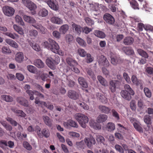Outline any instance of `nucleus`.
<instances>
[{
  "mask_svg": "<svg viewBox=\"0 0 153 153\" xmlns=\"http://www.w3.org/2000/svg\"><path fill=\"white\" fill-rule=\"evenodd\" d=\"M74 117L82 127H86V123L88 121V118L87 116L84 114L78 113L75 115Z\"/></svg>",
  "mask_w": 153,
  "mask_h": 153,
  "instance_id": "f257e3e1",
  "label": "nucleus"
},
{
  "mask_svg": "<svg viewBox=\"0 0 153 153\" xmlns=\"http://www.w3.org/2000/svg\"><path fill=\"white\" fill-rule=\"evenodd\" d=\"M23 3L31 11V13L34 15L36 13L35 10L36 8V5L29 0H22Z\"/></svg>",
  "mask_w": 153,
  "mask_h": 153,
  "instance_id": "f03ea898",
  "label": "nucleus"
},
{
  "mask_svg": "<svg viewBox=\"0 0 153 153\" xmlns=\"http://www.w3.org/2000/svg\"><path fill=\"white\" fill-rule=\"evenodd\" d=\"M103 18L106 23L108 25H113L115 23L114 17L108 13H105L103 16Z\"/></svg>",
  "mask_w": 153,
  "mask_h": 153,
  "instance_id": "7ed1b4c3",
  "label": "nucleus"
},
{
  "mask_svg": "<svg viewBox=\"0 0 153 153\" xmlns=\"http://www.w3.org/2000/svg\"><path fill=\"white\" fill-rule=\"evenodd\" d=\"M2 11L5 15L9 17L12 16L15 12V10L13 8L7 6L3 7Z\"/></svg>",
  "mask_w": 153,
  "mask_h": 153,
  "instance_id": "20e7f679",
  "label": "nucleus"
},
{
  "mask_svg": "<svg viewBox=\"0 0 153 153\" xmlns=\"http://www.w3.org/2000/svg\"><path fill=\"white\" fill-rule=\"evenodd\" d=\"M49 41L51 44L50 50L55 53H58L59 52V47L57 43L53 39H49Z\"/></svg>",
  "mask_w": 153,
  "mask_h": 153,
  "instance_id": "39448f33",
  "label": "nucleus"
},
{
  "mask_svg": "<svg viewBox=\"0 0 153 153\" xmlns=\"http://www.w3.org/2000/svg\"><path fill=\"white\" fill-rule=\"evenodd\" d=\"M35 102L36 104L44 105L50 110H52L53 109V106L51 102H46L39 101V100H38L37 97L35 100Z\"/></svg>",
  "mask_w": 153,
  "mask_h": 153,
  "instance_id": "423d86ee",
  "label": "nucleus"
},
{
  "mask_svg": "<svg viewBox=\"0 0 153 153\" xmlns=\"http://www.w3.org/2000/svg\"><path fill=\"white\" fill-rule=\"evenodd\" d=\"M47 4L52 9L57 10L59 8V5L56 0H49L47 2Z\"/></svg>",
  "mask_w": 153,
  "mask_h": 153,
  "instance_id": "0eeeda50",
  "label": "nucleus"
},
{
  "mask_svg": "<svg viewBox=\"0 0 153 153\" xmlns=\"http://www.w3.org/2000/svg\"><path fill=\"white\" fill-rule=\"evenodd\" d=\"M85 141L88 147L90 149L91 148L93 145L96 143L95 140L92 136H90L89 138H85Z\"/></svg>",
  "mask_w": 153,
  "mask_h": 153,
  "instance_id": "6e6552de",
  "label": "nucleus"
},
{
  "mask_svg": "<svg viewBox=\"0 0 153 153\" xmlns=\"http://www.w3.org/2000/svg\"><path fill=\"white\" fill-rule=\"evenodd\" d=\"M68 95L70 98L74 100L78 99L79 97V94L73 90H70L68 91Z\"/></svg>",
  "mask_w": 153,
  "mask_h": 153,
  "instance_id": "1a4fd4ad",
  "label": "nucleus"
},
{
  "mask_svg": "<svg viewBox=\"0 0 153 153\" xmlns=\"http://www.w3.org/2000/svg\"><path fill=\"white\" fill-rule=\"evenodd\" d=\"M63 124L65 127L68 128L69 126L77 128L78 125L76 123L71 120H69L66 122H64Z\"/></svg>",
  "mask_w": 153,
  "mask_h": 153,
  "instance_id": "9d476101",
  "label": "nucleus"
},
{
  "mask_svg": "<svg viewBox=\"0 0 153 153\" xmlns=\"http://www.w3.org/2000/svg\"><path fill=\"white\" fill-rule=\"evenodd\" d=\"M120 95L123 98L128 101L130 100L131 98L130 92L126 90H122L120 92Z\"/></svg>",
  "mask_w": 153,
  "mask_h": 153,
  "instance_id": "9b49d317",
  "label": "nucleus"
},
{
  "mask_svg": "<svg viewBox=\"0 0 153 153\" xmlns=\"http://www.w3.org/2000/svg\"><path fill=\"white\" fill-rule=\"evenodd\" d=\"M32 26L39 30V32L43 34H45L47 31V29L43 27L40 24L32 25Z\"/></svg>",
  "mask_w": 153,
  "mask_h": 153,
  "instance_id": "f8f14e48",
  "label": "nucleus"
},
{
  "mask_svg": "<svg viewBox=\"0 0 153 153\" xmlns=\"http://www.w3.org/2000/svg\"><path fill=\"white\" fill-rule=\"evenodd\" d=\"M71 28L76 33L79 34H80L82 27L80 25L74 23L72 24Z\"/></svg>",
  "mask_w": 153,
  "mask_h": 153,
  "instance_id": "ddd939ff",
  "label": "nucleus"
},
{
  "mask_svg": "<svg viewBox=\"0 0 153 153\" xmlns=\"http://www.w3.org/2000/svg\"><path fill=\"white\" fill-rule=\"evenodd\" d=\"M66 62L69 66L70 68L73 67L74 66H76L78 65V63L76 61L70 57L66 58Z\"/></svg>",
  "mask_w": 153,
  "mask_h": 153,
  "instance_id": "4468645a",
  "label": "nucleus"
},
{
  "mask_svg": "<svg viewBox=\"0 0 153 153\" xmlns=\"http://www.w3.org/2000/svg\"><path fill=\"white\" fill-rule=\"evenodd\" d=\"M118 81L117 80H112L110 82L109 88L112 93L114 92L116 90V85Z\"/></svg>",
  "mask_w": 153,
  "mask_h": 153,
  "instance_id": "2eb2a0df",
  "label": "nucleus"
},
{
  "mask_svg": "<svg viewBox=\"0 0 153 153\" xmlns=\"http://www.w3.org/2000/svg\"><path fill=\"white\" fill-rule=\"evenodd\" d=\"M46 63L48 66L51 69L54 70L56 68L55 65L53 61L52 58H48L46 60Z\"/></svg>",
  "mask_w": 153,
  "mask_h": 153,
  "instance_id": "dca6fc26",
  "label": "nucleus"
},
{
  "mask_svg": "<svg viewBox=\"0 0 153 153\" xmlns=\"http://www.w3.org/2000/svg\"><path fill=\"white\" fill-rule=\"evenodd\" d=\"M108 118V116L107 115L101 114H100L97 117V121L98 123H101L105 122Z\"/></svg>",
  "mask_w": 153,
  "mask_h": 153,
  "instance_id": "f3484780",
  "label": "nucleus"
},
{
  "mask_svg": "<svg viewBox=\"0 0 153 153\" xmlns=\"http://www.w3.org/2000/svg\"><path fill=\"white\" fill-rule=\"evenodd\" d=\"M51 22L55 24L58 25L62 24L63 23V20L61 18L57 16H53L51 18Z\"/></svg>",
  "mask_w": 153,
  "mask_h": 153,
  "instance_id": "a211bd4d",
  "label": "nucleus"
},
{
  "mask_svg": "<svg viewBox=\"0 0 153 153\" xmlns=\"http://www.w3.org/2000/svg\"><path fill=\"white\" fill-rule=\"evenodd\" d=\"M97 98L100 100V101L103 104L107 103L108 100L102 94L97 93L96 94Z\"/></svg>",
  "mask_w": 153,
  "mask_h": 153,
  "instance_id": "6ab92c4d",
  "label": "nucleus"
},
{
  "mask_svg": "<svg viewBox=\"0 0 153 153\" xmlns=\"http://www.w3.org/2000/svg\"><path fill=\"white\" fill-rule=\"evenodd\" d=\"M23 19L25 22L29 23L35 24L36 22V20L34 18L25 15L23 16Z\"/></svg>",
  "mask_w": 153,
  "mask_h": 153,
  "instance_id": "aec40b11",
  "label": "nucleus"
},
{
  "mask_svg": "<svg viewBox=\"0 0 153 153\" xmlns=\"http://www.w3.org/2000/svg\"><path fill=\"white\" fill-rule=\"evenodd\" d=\"M99 109L102 113L105 114H108L111 111V109L109 108L105 105H99Z\"/></svg>",
  "mask_w": 153,
  "mask_h": 153,
  "instance_id": "412c9836",
  "label": "nucleus"
},
{
  "mask_svg": "<svg viewBox=\"0 0 153 153\" xmlns=\"http://www.w3.org/2000/svg\"><path fill=\"white\" fill-rule=\"evenodd\" d=\"M25 87V88H26L28 89L26 90V92L28 94L30 97V100H33L34 99V97L33 96V95L34 94V91H33L29 90L30 88V86L29 85H26Z\"/></svg>",
  "mask_w": 153,
  "mask_h": 153,
  "instance_id": "4be33fe9",
  "label": "nucleus"
},
{
  "mask_svg": "<svg viewBox=\"0 0 153 153\" xmlns=\"http://www.w3.org/2000/svg\"><path fill=\"white\" fill-rule=\"evenodd\" d=\"M121 62L122 60L120 57L117 56L111 57V62L114 65H116Z\"/></svg>",
  "mask_w": 153,
  "mask_h": 153,
  "instance_id": "5701e85b",
  "label": "nucleus"
},
{
  "mask_svg": "<svg viewBox=\"0 0 153 153\" xmlns=\"http://www.w3.org/2000/svg\"><path fill=\"white\" fill-rule=\"evenodd\" d=\"M43 119L45 124L49 127H51L52 125V120L48 116H43Z\"/></svg>",
  "mask_w": 153,
  "mask_h": 153,
  "instance_id": "b1692460",
  "label": "nucleus"
},
{
  "mask_svg": "<svg viewBox=\"0 0 153 153\" xmlns=\"http://www.w3.org/2000/svg\"><path fill=\"white\" fill-rule=\"evenodd\" d=\"M122 50L125 53L128 55H131L134 53L133 49L130 47H123Z\"/></svg>",
  "mask_w": 153,
  "mask_h": 153,
  "instance_id": "393cba45",
  "label": "nucleus"
},
{
  "mask_svg": "<svg viewBox=\"0 0 153 153\" xmlns=\"http://www.w3.org/2000/svg\"><path fill=\"white\" fill-rule=\"evenodd\" d=\"M69 29V26L67 24H65L62 25L59 28V32L62 34H65Z\"/></svg>",
  "mask_w": 153,
  "mask_h": 153,
  "instance_id": "a878e982",
  "label": "nucleus"
},
{
  "mask_svg": "<svg viewBox=\"0 0 153 153\" xmlns=\"http://www.w3.org/2000/svg\"><path fill=\"white\" fill-rule=\"evenodd\" d=\"M78 80L79 83L82 87L85 88H87L88 87V84L84 78L82 77H80L78 78Z\"/></svg>",
  "mask_w": 153,
  "mask_h": 153,
  "instance_id": "bb28decb",
  "label": "nucleus"
},
{
  "mask_svg": "<svg viewBox=\"0 0 153 153\" xmlns=\"http://www.w3.org/2000/svg\"><path fill=\"white\" fill-rule=\"evenodd\" d=\"M34 65L39 68H42L44 66L43 62L40 59H37L34 61Z\"/></svg>",
  "mask_w": 153,
  "mask_h": 153,
  "instance_id": "cd10ccee",
  "label": "nucleus"
},
{
  "mask_svg": "<svg viewBox=\"0 0 153 153\" xmlns=\"http://www.w3.org/2000/svg\"><path fill=\"white\" fill-rule=\"evenodd\" d=\"M134 41V39L131 37L128 36L126 37L124 39V43L125 45H130L133 43Z\"/></svg>",
  "mask_w": 153,
  "mask_h": 153,
  "instance_id": "c85d7f7f",
  "label": "nucleus"
},
{
  "mask_svg": "<svg viewBox=\"0 0 153 153\" xmlns=\"http://www.w3.org/2000/svg\"><path fill=\"white\" fill-rule=\"evenodd\" d=\"M94 34L95 36L100 38L103 39L105 37V34L103 32L99 30H95Z\"/></svg>",
  "mask_w": 153,
  "mask_h": 153,
  "instance_id": "c756f323",
  "label": "nucleus"
},
{
  "mask_svg": "<svg viewBox=\"0 0 153 153\" xmlns=\"http://www.w3.org/2000/svg\"><path fill=\"white\" fill-rule=\"evenodd\" d=\"M130 4L131 7L135 10H139V4L136 1L131 0L130 1Z\"/></svg>",
  "mask_w": 153,
  "mask_h": 153,
  "instance_id": "7c9ffc66",
  "label": "nucleus"
},
{
  "mask_svg": "<svg viewBox=\"0 0 153 153\" xmlns=\"http://www.w3.org/2000/svg\"><path fill=\"white\" fill-rule=\"evenodd\" d=\"M137 52L139 55L144 58H148L149 57L148 54L143 50L141 49H138L137 50Z\"/></svg>",
  "mask_w": 153,
  "mask_h": 153,
  "instance_id": "2f4dec72",
  "label": "nucleus"
},
{
  "mask_svg": "<svg viewBox=\"0 0 153 153\" xmlns=\"http://www.w3.org/2000/svg\"><path fill=\"white\" fill-rule=\"evenodd\" d=\"M115 128L114 124L112 123H108L107 125L106 129L108 131H111L114 130Z\"/></svg>",
  "mask_w": 153,
  "mask_h": 153,
  "instance_id": "473e14b6",
  "label": "nucleus"
},
{
  "mask_svg": "<svg viewBox=\"0 0 153 153\" xmlns=\"http://www.w3.org/2000/svg\"><path fill=\"white\" fill-rule=\"evenodd\" d=\"M97 79L100 83L102 85L106 86L107 85L106 80L101 76H98Z\"/></svg>",
  "mask_w": 153,
  "mask_h": 153,
  "instance_id": "72a5a7b5",
  "label": "nucleus"
},
{
  "mask_svg": "<svg viewBox=\"0 0 153 153\" xmlns=\"http://www.w3.org/2000/svg\"><path fill=\"white\" fill-rule=\"evenodd\" d=\"M6 42L10 46L16 48L17 47V43L14 41L10 39H7L5 40Z\"/></svg>",
  "mask_w": 153,
  "mask_h": 153,
  "instance_id": "f704fd0d",
  "label": "nucleus"
},
{
  "mask_svg": "<svg viewBox=\"0 0 153 153\" xmlns=\"http://www.w3.org/2000/svg\"><path fill=\"white\" fill-rule=\"evenodd\" d=\"M48 10L45 8L41 9L38 13L39 16L42 17L46 16L48 15Z\"/></svg>",
  "mask_w": 153,
  "mask_h": 153,
  "instance_id": "c9c22d12",
  "label": "nucleus"
},
{
  "mask_svg": "<svg viewBox=\"0 0 153 153\" xmlns=\"http://www.w3.org/2000/svg\"><path fill=\"white\" fill-rule=\"evenodd\" d=\"M76 41L81 46L85 47L86 46V43L85 41L80 37H78L76 39Z\"/></svg>",
  "mask_w": 153,
  "mask_h": 153,
  "instance_id": "e433bc0d",
  "label": "nucleus"
},
{
  "mask_svg": "<svg viewBox=\"0 0 153 153\" xmlns=\"http://www.w3.org/2000/svg\"><path fill=\"white\" fill-rule=\"evenodd\" d=\"M42 135L46 138L48 137L50 135V133L49 130L47 128L43 129L42 130Z\"/></svg>",
  "mask_w": 153,
  "mask_h": 153,
  "instance_id": "4c0bfd02",
  "label": "nucleus"
},
{
  "mask_svg": "<svg viewBox=\"0 0 153 153\" xmlns=\"http://www.w3.org/2000/svg\"><path fill=\"white\" fill-rule=\"evenodd\" d=\"M124 88L125 90L128 91L130 92V94L131 95H134V92L131 88L130 86L128 84H125L124 85Z\"/></svg>",
  "mask_w": 153,
  "mask_h": 153,
  "instance_id": "58836bf2",
  "label": "nucleus"
},
{
  "mask_svg": "<svg viewBox=\"0 0 153 153\" xmlns=\"http://www.w3.org/2000/svg\"><path fill=\"white\" fill-rule=\"evenodd\" d=\"M144 92L146 96L148 98H150L152 96L151 91L147 88L145 87L144 88Z\"/></svg>",
  "mask_w": 153,
  "mask_h": 153,
  "instance_id": "ea45409f",
  "label": "nucleus"
},
{
  "mask_svg": "<svg viewBox=\"0 0 153 153\" xmlns=\"http://www.w3.org/2000/svg\"><path fill=\"white\" fill-rule=\"evenodd\" d=\"M1 97L3 100L7 102H11L13 100V98L9 96L2 95L1 96Z\"/></svg>",
  "mask_w": 153,
  "mask_h": 153,
  "instance_id": "a19ab883",
  "label": "nucleus"
},
{
  "mask_svg": "<svg viewBox=\"0 0 153 153\" xmlns=\"http://www.w3.org/2000/svg\"><path fill=\"white\" fill-rule=\"evenodd\" d=\"M131 80L133 83L136 85H138V83L141 82V80L138 79L136 76L134 75H133L132 76Z\"/></svg>",
  "mask_w": 153,
  "mask_h": 153,
  "instance_id": "79ce46f5",
  "label": "nucleus"
},
{
  "mask_svg": "<svg viewBox=\"0 0 153 153\" xmlns=\"http://www.w3.org/2000/svg\"><path fill=\"white\" fill-rule=\"evenodd\" d=\"M78 53L80 56L84 57L88 54L82 48H79L78 50Z\"/></svg>",
  "mask_w": 153,
  "mask_h": 153,
  "instance_id": "37998d69",
  "label": "nucleus"
},
{
  "mask_svg": "<svg viewBox=\"0 0 153 153\" xmlns=\"http://www.w3.org/2000/svg\"><path fill=\"white\" fill-rule=\"evenodd\" d=\"M2 52L4 54H7L11 53L9 48L7 47L4 46L2 48Z\"/></svg>",
  "mask_w": 153,
  "mask_h": 153,
  "instance_id": "c03bdc74",
  "label": "nucleus"
},
{
  "mask_svg": "<svg viewBox=\"0 0 153 153\" xmlns=\"http://www.w3.org/2000/svg\"><path fill=\"white\" fill-rule=\"evenodd\" d=\"M23 145L24 147L27 150L30 151L32 149V147L30 144L27 141H24Z\"/></svg>",
  "mask_w": 153,
  "mask_h": 153,
  "instance_id": "a18cd8bd",
  "label": "nucleus"
},
{
  "mask_svg": "<svg viewBox=\"0 0 153 153\" xmlns=\"http://www.w3.org/2000/svg\"><path fill=\"white\" fill-rule=\"evenodd\" d=\"M98 59V62L99 64H101L103 63L106 59V58L103 55L99 56L97 58Z\"/></svg>",
  "mask_w": 153,
  "mask_h": 153,
  "instance_id": "49530a36",
  "label": "nucleus"
},
{
  "mask_svg": "<svg viewBox=\"0 0 153 153\" xmlns=\"http://www.w3.org/2000/svg\"><path fill=\"white\" fill-rule=\"evenodd\" d=\"M6 120L10 122L13 126H16L17 125V123L12 118L7 117L6 118Z\"/></svg>",
  "mask_w": 153,
  "mask_h": 153,
  "instance_id": "de8ad7c7",
  "label": "nucleus"
},
{
  "mask_svg": "<svg viewBox=\"0 0 153 153\" xmlns=\"http://www.w3.org/2000/svg\"><path fill=\"white\" fill-rule=\"evenodd\" d=\"M133 126L135 129L140 132H143V129L142 127L137 123L134 122L133 123Z\"/></svg>",
  "mask_w": 153,
  "mask_h": 153,
  "instance_id": "09e8293b",
  "label": "nucleus"
},
{
  "mask_svg": "<svg viewBox=\"0 0 153 153\" xmlns=\"http://www.w3.org/2000/svg\"><path fill=\"white\" fill-rule=\"evenodd\" d=\"M28 70L31 73H34L36 70V68L31 65H29L27 67Z\"/></svg>",
  "mask_w": 153,
  "mask_h": 153,
  "instance_id": "8fccbe9b",
  "label": "nucleus"
},
{
  "mask_svg": "<svg viewBox=\"0 0 153 153\" xmlns=\"http://www.w3.org/2000/svg\"><path fill=\"white\" fill-rule=\"evenodd\" d=\"M144 120L146 124H149L151 123L150 116L148 115H146L144 117Z\"/></svg>",
  "mask_w": 153,
  "mask_h": 153,
  "instance_id": "3c124183",
  "label": "nucleus"
},
{
  "mask_svg": "<svg viewBox=\"0 0 153 153\" xmlns=\"http://www.w3.org/2000/svg\"><path fill=\"white\" fill-rule=\"evenodd\" d=\"M86 56V62L87 63L91 62L93 60L94 58L90 53H88Z\"/></svg>",
  "mask_w": 153,
  "mask_h": 153,
  "instance_id": "603ef678",
  "label": "nucleus"
},
{
  "mask_svg": "<svg viewBox=\"0 0 153 153\" xmlns=\"http://www.w3.org/2000/svg\"><path fill=\"white\" fill-rule=\"evenodd\" d=\"M86 23L88 25L92 26L94 24V21L89 18L87 17L85 19Z\"/></svg>",
  "mask_w": 153,
  "mask_h": 153,
  "instance_id": "864d4df0",
  "label": "nucleus"
},
{
  "mask_svg": "<svg viewBox=\"0 0 153 153\" xmlns=\"http://www.w3.org/2000/svg\"><path fill=\"white\" fill-rule=\"evenodd\" d=\"M62 34L57 30H55L53 31L52 34L53 36L57 39L60 38L61 36V34Z\"/></svg>",
  "mask_w": 153,
  "mask_h": 153,
  "instance_id": "5fc2aeb1",
  "label": "nucleus"
},
{
  "mask_svg": "<svg viewBox=\"0 0 153 153\" xmlns=\"http://www.w3.org/2000/svg\"><path fill=\"white\" fill-rule=\"evenodd\" d=\"M29 34L31 36L35 37L38 35V32L35 30H31L29 31Z\"/></svg>",
  "mask_w": 153,
  "mask_h": 153,
  "instance_id": "6e6d98bb",
  "label": "nucleus"
},
{
  "mask_svg": "<svg viewBox=\"0 0 153 153\" xmlns=\"http://www.w3.org/2000/svg\"><path fill=\"white\" fill-rule=\"evenodd\" d=\"M82 30L83 32L86 34H88L92 31V29L91 28L86 26L82 27Z\"/></svg>",
  "mask_w": 153,
  "mask_h": 153,
  "instance_id": "4d7b16f0",
  "label": "nucleus"
},
{
  "mask_svg": "<svg viewBox=\"0 0 153 153\" xmlns=\"http://www.w3.org/2000/svg\"><path fill=\"white\" fill-rule=\"evenodd\" d=\"M136 102L134 100H132L130 103V107L132 111H135L136 109Z\"/></svg>",
  "mask_w": 153,
  "mask_h": 153,
  "instance_id": "13d9d810",
  "label": "nucleus"
},
{
  "mask_svg": "<svg viewBox=\"0 0 153 153\" xmlns=\"http://www.w3.org/2000/svg\"><path fill=\"white\" fill-rule=\"evenodd\" d=\"M111 112L113 116L115 117L117 120H119L120 119V117L119 114L114 109H112L111 110Z\"/></svg>",
  "mask_w": 153,
  "mask_h": 153,
  "instance_id": "bf43d9fd",
  "label": "nucleus"
},
{
  "mask_svg": "<svg viewBox=\"0 0 153 153\" xmlns=\"http://www.w3.org/2000/svg\"><path fill=\"white\" fill-rule=\"evenodd\" d=\"M114 147L117 151L121 153H123L124 152L123 148L120 146L116 144L115 146Z\"/></svg>",
  "mask_w": 153,
  "mask_h": 153,
  "instance_id": "052dcab7",
  "label": "nucleus"
},
{
  "mask_svg": "<svg viewBox=\"0 0 153 153\" xmlns=\"http://www.w3.org/2000/svg\"><path fill=\"white\" fill-rule=\"evenodd\" d=\"M96 139L98 142H99L104 144L105 141L104 138L102 136L100 135H98L96 137Z\"/></svg>",
  "mask_w": 153,
  "mask_h": 153,
  "instance_id": "680f3d73",
  "label": "nucleus"
},
{
  "mask_svg": "<svg viewBox=\"0 0 153 153\" xmlns=\"http://www.w3.org/2000/svg\"><path fill=\"white\" fill-rule=\"evenodd\" d=\"M42 45L45 48L48 50H50L51 47V44L47 41H45L42 43Z\"/></svg>",
  "mask_w": 153,
  "mask_h": 153,
  "instance_id": "e2e57ef3",
  "label": "nucleus"
},
{
  "mask_svg": "<svg viewBox=\"0 0 153 153\" xmlns=\"http://www.w3.org/2000/svg\"><path fill=\"white\" fill-rule=\"evenodd\" d=\"M52 59H53V61L56 65L58 64L60 61V59L59 57L57 55H55L53 58H52Z\"/></svg>",
  "mask_w": 153,
  "mask_h": 153,
  "instance_id": "0e129e2a",
  "label": "nucleus"
},
{
  "mask_svg": "<svg viewBox=\"0 0 153 153\" xmlns=\"http://www.w3.org/2000/svg\"><path fill=\"white\" fill-rule=\"evenodd\" d=\"M35 131L37 132L38 135L39 136H41L42 135V131L40 127L38 126H36Z\"/></svg>",
  "mask_w": 153,
  "mask_h": 153,
  "instance_id": "69168bd1",
  "label": "nucleus"
},
{
  "mask_svg": "<svg viewBox=\"0 0 153 153\" xmlns=\"http://www.w3.org/2000/svg\"><path fill=\"white\" fill-rule=\"evenodd\" d=\"M79 105L83 109L85 110H88L89 109V106L86 104L84 102L79 103Z\"/></svg>",
  "mask_w": 153,
  "mask_h": 153,
  "instance_id": "338daca9",
  "label": "nucleus"
},
{
  "mask_svg": "<svg viewBox=\"0 0 153 153\" xmlns=\"http://www.w3.org/2000/svg\"><path fill=\"white\" fill-rule=\"evenodd\" d=\"M146 72L149 75L153 74V68L152 67H147L146 69Z\"/></svg>",
  "mask_w": 153,
  "mask_h": 153,
  "instance_id": "774afa93",
  "label": "nucleus"
}]
</instances>
